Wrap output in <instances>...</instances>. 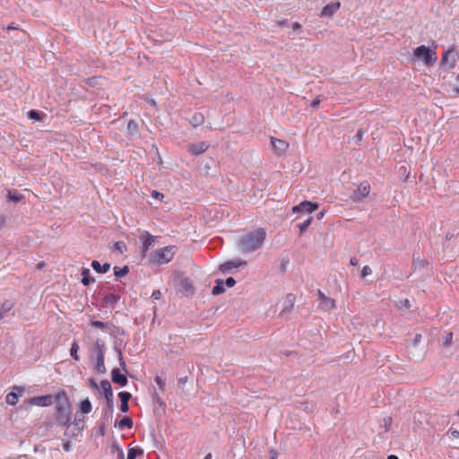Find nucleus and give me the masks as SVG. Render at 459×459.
Listing matches in <instances>:
<instances>
[{"label":"nucleus","instance_id":"60","mask_svg":"<svg viewBox=\"0 0 459 459\" xmlns=\"http://www.w3.org/2000/svg\"><path fill=\"white\" fill-rule=\"evenodd\" d=\"M186 380H187V377H180V378L178 379V383H179V385H185V384L186 383Z\"/></svg>","mask_w":459,"mask_h":459},{"label":"nucleus","instance_id":"58","mask_svg":"<svg viewBox=\"0 0 459 459\" xmlns=\"http://www.w3.org/2000/svg\"><path fill=\"white\" fill-rule=\"evenodd\" d=\"M421 340V334L420 333H417L415 336H414V344L420 342Z\"/></svg>","mask_w":459,"mask_h":459},{"label":"nucleus","instance_id":"18","mask_svg":"<svg viewBox=\"0 0 459 459\" xmlns=\"http://www.w3.org/2000/svg\"><path fill=\"white\" fill-rule=\"evenodd\" d=\"M320 309L324 311H329L335 307V301L333 299L326 297L323 301L318 304Z\"/></svg>","mask_w":459,"mask_h":459},{"label":"nucleus","instance_id":"20","mask_svg":"<svg viewBox=\"0 0 459 459\" xmlns=\"http://www.w3.org/2000/svg\"><path fill=\"white\" fill-rule=\"evenodd\" d=\"M271 142L273 148L280 152H284L289 146L287 142L273 137L271 138Z\"/></svg>","mask_w":459,"mask_h":459},{"label":"nucleus","instance_id":"40","mask_svg":"<svg viewBox=\"0 0 459 459\" xmlns=\"http://www.w3.org/2000/svg\"><path fill=\"white\" fill-rule=\"evenodd\" d=\"M118 396L120 398L121 403L128 402L132 397L131 394L128 392H120L118 394Z\"/></svg>","mask_w":459,"mask_h":459},{"label":"nucleus","instance_id":"36","mask_svg":"<svg viewBox=\"0 0 459 459\" xmlns=\"http://www.w3.org/2000/svg\"><path fill=\"white\" fill-rule=\"evenodd\" d=\"M78 350H79V346H78L77 342H73L71 349H70V354L75 360H79V356L77 355Z\"/></svg>","mask_w":459,"mask_h":459},{"label":"nucleus","instance_id":"63","mask_svg":"<svg viewBox=\"0 0 459 459\" xmlns=\"http://www.w3.org/2000/svg\"><path fill=\"white\" fill-rule=\"evenodd\" d=\"M90 384H91V387L98 389V385L94 382L93 379H90Z\"/></svg>","mask_w":459,"mask_h":459},{"label":"nucleus","instance_id":"41","mask_svg":"<svg viewBox=\"0 0 459 459\" xmlns=\"http://www.w3.org/2000/svg\"><path fill=\"white\" fill-rule=\"evenodd\" d=\"M127 130L130 134L137 133V124L134 121H130L127 125Z\"/></svg>","mask_w":459,"mask_h":459},{"label":"nucleus","instance_id":"49","mask_svg":"<svg viewBox=\"0 0 459 459\" xmlns=\"http://www.w3.org/2000/svg\"><path fill=\"white\" fill-rule=\"evenodd\" d=\"M120 410L122 412H127L129 410L128 402L121 403Z\"/></svg>","mask_w":459,"mask_h":459},{"label":"nucleus","instance_id":"11","mask_svg":"<svg viewBox=\"0 0 459 459\" xmlns=\"http://www.w3.org/2000/svg\"><path fill=\"white\" fill-rule=\"evenodd\" d=\"M111 379L113 383L125 386L127 384V378L125 374H121L118 368H113L111 371Z\"/></svg>","mask_w":459,"mask_h":459},{"label":"nucleus","instance_id":"38","mask_svg":"<svg viewBox=\"0 0 459 459\" xmlns=\"http://www.w3.org/2000/svg\"><path fill=\"white\" fill-rule=\"evenodd\" d=\"M372 273V270L368 265H365L362 267L360 271V277L364 279L368 275H370Z\"/></svg>","mask_w":459,"mask_h":459},{"label":"nucleus","instance_id":"55","mask_svg":"<svg viewBox=\"0 0 459 459\" xmlns=\"http://www.w3.org/2000/svg\"><path fill=\"white\" fill-rule=\"evenodd\" d=\"M317 296L320 301H323L324 299L326 298V296L320 290H317Z\"/></svg>","mask_w":459,"mask_h":459},{"label":"nucleus","instance_id":"32","mask_svg":"<svg viewBox=\"0 0 459 459\" xmlns=\"http://www.w3.org/2000/svg\"><path fill=\"white\" fill-rule=\"evenodd\" d=\"M128 272H129V269L127 266H124V267L115 266L114 267V274L118 278L126 275L128 273Z\"/></svg>","mask_w":459,"mask_h":459},{"label":"nucleus","instance_id":"44","mask_svg":"<svg viewBox=\"0 0 459 459\" xmlns=\"http://www.w3.org/2000/svg\"><path fill=\"white\" fill-rule=\"evenodd\" d=\"M151 195L158 200H162L164 198V195L160 192H158L156 190H152Z\"/></svg>","mask_w":459,"mask_h":459},{"label":"nucleus","instance_id":"52","mask_svg":"<svg viewBox=\"0 0 459 459\" xmlns=\"http://www.w3.org/2000/svg\"><path fill=\"white\" fill-rule=\"evenodd\" d=\"M160 296H161V293L159 290H154L152 294V298L153 299H159L160 298Z\"/></svg>","mask_w":459,"mask_h":459},{"label":"nucleus","instance_id":"35","mask_svg":"<svg viewBox=\"0 0 459 459\" xmlns=\"http://www.w3.org/2000/svg\"><path fill=\"white\" fill-rule=\"evenodd\" d=\"M312 217L307 218L302 223L299 224L298 227L299 229V233L302 234L311 224Z\"/></svg>","mask_w":459,"mask_h":459},{"label":"nucleus","instance_id":"13","mask_svg":"<svg viewBox=\"0 0 459 459\" xmlns=\"http://www.w3.org/2000/svg\"><path fill=\"white\" fill-rule=\"evenodd\" d=\"M53 398L54 396L51 395L36 396L30 399V403L37 406H48L52 404Z\"/></svg>","mask_w":459,"mask_h":459},{"label":"nucleus","instance_id":"42","mask_svg":"<svg viewBox=\"0 0 459 459\" xmlns=\"http://www.w3.org/2000/svg\"><path fill=\"white\" fill-rule=\"evenodd\" d=\"M155 383L159 385L160 389L163 390L165 387V380H163L160 377L156 376L154 378Z\"/></svg>","mask_w":459,"mask_h":459},{"label":"nucleus","instance_id":"50","mask_svg":"<svg viewBox=\"0 0 459 459\" xmlns=\"http://www.w3.org/2000/svg\"><path fill=\"white\" fill-rule=\"evenodd\" d=\"M364 131L362 129H359L355 134V138L358 142L361 141Z\"/></svg>","mask_w":459,"mask_h":459},{"label":"nucleus","instance_id":"48","mask_svg":"<svg viewBox=\"0 0 459 459\" xmlns=\"http://www.w3.org/2000/svg\"><path fill=\"white\" fill-rule=\"evenodd\" d=\"M400 307H404V308H410L411 307V303H410V300L409 299H404V300H402L400 301Z\"/></svg>","mask_w":459,"mask_h":459},{"label":"nucleus","instance_id":"59","mask_svg":"<svg viewBox=\"0 0 459 459\" xmlns=\"http://www.w3.org/2000/svg\"><path fill=\"white\" fill-rule=\"evenodd\" d=\"M277 458V453L274 450L270 451V459H276Z\"/></svg>","mask_w":459,"mask_h":459},{"label":"nucleus","instance_id":"53","mask_svg":"<svg viewBox=\"0 0 459 459\" xmlns=\"http://www.w3.org/2000/svg\"><path fill=\"white\" fill-rule=\"evenodd\" d=\"M153 399H154L155 403H157L159 405H160V406L164 405L163 400L157 394L153 397Z\"/></svg>","mask_w":459,"mask_h":459},{"label":"nucleus","instance_id":"8","mask_svg":"<svg viewBox=\"0 0 459 459\" xmlns=\"http://www.w3.org/2000/svg\"><path fill=\"white\" fill-rule=\"evenodd\" d=\"M318 208V204L316 203H313L310 201H304L300 203L299 205H296L292 208V212L294 213L297 212H307L311 213Z\"/></svg>","mask_w":459,"mask_h":459},{"label":"nucleus","instance_id":"17","mask_svg":"<svg viewBox=\"0 0 459 459\" xmlns=\"http://www.w3.org/2000/svg\"><path fill=\"white\" fill-rule=\"evenodd\" d=\"M90 325L94 328H100L101 330L112 331L115 325L111 322H100L97 320H91Z\"/></svg>","mask_w":459,"mask_h":459},{"label":"nucleus","instance_id":"14","mask_svg":"<svg viewBox=\"0 0 459 459\" xmlns=\"http://www.w3.org/2000/svg\"><path fill=\"white\" fill-rule=\"evenodd\" d=\"M106 343L101 339H97L92 348V352L97 357H105Z\"/></svg>","mask_w":459,"mask_h":459},{"label":"nucleus","instance_id":"5","mask_svg":"<svg viewBox=\"0 0 459 459\" xmlns=\"http://www.w3.org/2000/svg\"><path fill=\"white\" fill-rule=\"evenodd\" d=\"M458 59L459 53L454 47H452L443 53L439 65L446 69H453L455 67Z\"/></svg>","mask_w":459,"mask_h":459},{"label":"nucleus","instance_id":"27","mask_svg":"<svg viewBox=\"0 0 459 459\" xmlns=\"http://www.w3.org/2000/svg\"><path fill=\"white\" fill-rule=\"evenodd\" d=\"M96 359V370L99 372V373H101V374H104L106 372V367H105V357H97L95 358Z\"/></svg>","mask_w":459,"mask_h":459},{"label":"nucleus","instance_id":"26","mask_svg":"<svg viewBox=\"0 0 459 459\" xmlns=\"http://www.w3.org/2000/svg\"><path fill=\"white\" fill-rule=\"evenodd\" d=\"M143 455V450L140 447L129 448L126 459H135L137 456H140Z\"/></svg>","mask_w":459,"mask_h":459},{"label":"nucleus","instance_id":"2","mask_svg":"<svg viewBox=\"0 0 459 459\" xmlns=\"http://www.w3.org/2000/svg\"><path fill=\"white\" fill-rule=\"evenodd\" d=\"M56 404V421L58 424L68 428L72 417V404L65 392H61L54 396Z\"/></svg>","mask_w":459,"mask_h":459},{"label":"nucleus","instance_id":"31","mask_svg":"<svg viewBox=\"0 0 459 459\" xmlns=\"http://www.w3.org/2000/svg\"><path fill=\"white\" fill-rule=\"evenodd\" d=\"M23 198V195L16 190L8 191V199L13 202H19Z\"/></svg>","mask_w":459,"mask_h":459},{"label":"nucleus","instance_id":"43","mask_svg":"<svg viewBox=\"0 0 459 459\" xmlns=\"http://www.w3.org/2000/svg\"><path fill=\"white\" fill-rule=\"evenodd\" d=\"M115 248L118 250L120 253H123L124 251H126V247L124 242L118 241L115 244Z\"/></svg>","mask_w":459,"mask_h":459},{"label":"nucleus","instance_id":"56","mask_svg":"<svg viewBox=\"0 0 459 459\" xmlns=\"http://www.w3.org/2000/svg\"><path fill=\"white\" fill-rule=\"evenodd\" d=\"M63 448L65 451H69L71 449L70 442L66 441L63 444Z\"/></svg>","mask_w":459,"mask_h":459},{"label":"nucleus","instance_id":"33","mask_svg":"<svg viewBox=\"0 0 459 459\" xmlns=\"http://www.w3.org/2000/svg\"><path fill=\"white\" fill-rule=\"evenodd\" d=\"M428 262L420 258V256H413V267L414 268H423L427 265Z\"/></svg>","mask_w":459,"mask_h":459},{"label":"nucleus","instance_id":"30","mask_svg":"<svg viewBox=\"0 0 459 459\" xmlns=\"http://www.w3.org/2000/svg\"><path fill=\"white\" fill-rule=\"evenodd\" d=\"M91 272L88 268H82V283L84 286H87L90 284V282L92 281V279L90 277Z\"/></svg>","mask_w":459,"mask_h":459},{"label":"nucleus","instance_id":"3","mask_svg":"<svg viewBox=\"0 0 459 459\" xmlns=\"http://www.w3.org/2000/svg\"><path fill=\"white\" fill-rule=\"evenodd\" d=\"M175 252V246H168L163 248L157 249L149 255V262L155 265L168 264L173 259Z\"/></svg>","mask_w":459,"mask_h":459},{"label":"nucleus","instance_id":"64","mask_svg":"<svg viewBox=\"0 0 459 459\" xmlns=\"http://www.w3.org/2000/svg\"><path fill=\"white\" fill-rule=\"evenodd\" d=\"M387 459H399V458L394 455H388Z\"/></svg>","mask_w":459,"mask_h":459},{"label":"nucleus","instance_id":"19","mask_svg":"<svg viewBox=\"0 0 459 459\" xmlns=\"http://www.w3.org/2000/svg\"><path fill=\"white\" fill-rule=\"evenodd\" d=\"M91 267L99 273H105L110 269V264L108 263L100 264L99 261L93 260L91 262Z\"/></svg>","mask_w":459,"mask_h":459},{"label":"nucleus","instance_id":"45","mask_svg":"<svg viewBox=\"0 0 459 459\" xmlns=\"http://www.w3.org/2000/svg\"><path fill=\"white\" fill-rule=\"evenodd\" d=\"M224 284L228 287V288H231L233 287L235 284H236V281L234 280V278L232 277H229L226 279V281H224Z\"/></svg>","mask_w":459,"mask_h":459},{"label":"nucleus","instance_id":"51","mask_svg":"<svg viewBox=\"0 0 459 459\" xmlns=\"http://www.w3.org/2000/svg\"><path fill=\"white\" fill-rule=\"evenodd\" d=\"M291 28L293 30L300 31L301 30V24L298 22H295L291 24Z\"/></svg>","mask_w":459,"mask_h":459},{"label":"nucleus","instance_id":"34","mask_svg":"<svg viewBox=\"0 0 459 459\" xmlns=\"http://www.w3.org/2000/svg\"><path fill=\"white\" fill-rule=\"evenodd\" d=\"M80 409H81V411L82 413H89V412H91V402L88 399L83 400L81 403Z\"/></svg>","mask_w":459,"mask_h":459},{"label":"nucleus","instance_id":"1","mask_svg":"<svg viewBox=\"0 0 459 459\" xmlns=\"http://www.w3.org/2000/svg\"><path fill=\"white\" fill-rule=\"evenodd\" d=\"M266 238V230L258 228L240 237L237 241V247L242 254L256 251L264 245Z\"/></svg>","mask_w":459,"mask_h":459},{"label":"nucleus","instance_id":"22","mask_svg":"<svg viewBox=\"0 0 459 459\" xmlns=\"http://www.w3.org/2000/svg\"><path fill=\"white\" fill-rule=\"evenodd\" d=\"M119 299L120 297L113 293L106 294L103 298L104 303L108 307H113L119 301Z\"/></svg>","mask_w":459,"mask_h":459},{"label":"nucleus","instance_id":"29","mask_svg":"<svg viewBox=\"0 0 459 459\" xmlns=\"http://www.w3.org/2000/svg\"><path fill=\"white\" fill-rule=\"evenodd\" d=\"M133 420L129 417H124L120 421L118 422V428L119 429H132L133 428Z\"/></svg>","mask_w":459,"mask_h":459},{"label":"nucleus","instance_id":"21","mask_svg":"<svg viewBox=\"0 0 459 459\" xmlns=\"http://www.w3.org/2000/svg\"><path fill=\"white\" fill-rule=\"evenodd\" d=\"M14 306V302L12 300H5L0 307V320H2L5 315L12 310Z\"/></svg>","mask_w":459,"mask_h":459},{"label":"nucleus","instance_id":"39","mask_svg":"<svg viewBox=\"0 0 459 459\" xmlns=\"http://www.w3.org/2000/svg\"><path fill=\"white\" fill-rule=\"evenodd\" d=\"M453 342V333L449 332L446 334L443 339V345L449 346Z\"/></svg>","mask_w":459,"mask_h":459},{"label":"nucleus","instance_id":"12","mask_svg":"<svg viewBox=\"0 0 459 459\" xmlns=\"http://www.w3.org/2000/svg\"><path fill=\"white\" fill-rule=\"evenodd\" d=\"M23 392V389L22 387H19V386H13V391L10 392L6 397H5V401H6V403L9 404V405H15L17 404L18 403V394H22Z\"/></svg>","mask_w":459,"mask_h":459},{"label":"nucleus","instance_id":"6","mask_svg":"<svg viewBox=\"0 0 459 459\" xmlns=\"http://www.w3.org/2000/svg\"><path fill=\"white\" fill-rule=\"evenodd\" d=\"M370 193V185L368 182H362L351 195V199L355 203H359Z\"/></svg>","mask_w":459,"mask_h":459},{"label":"nucleus","instance_id":"9","mask_svg":"<svg viewBox=\"0 0 459 459\" xmlns=\"http://www.w3.org/2000/svg\"><path fill=\"white\" fill-rule=\"evenodd\" d=\"M247 265V262L241 259L227 261L220 265V270L223 273H230L233 268H238L240 266Z\"/></svg>","mask_w":459,"mask_h":459},{"label":"nucleus","instance_id":"28","mask_svg":"<svg viewBox=\"0 0 459 459\" xmlns=\"http://www.w3.org/2000/svg\"><path fill=\"white\" fill-rule=\"evenodd\" d=\"M295 296L293 294H288L286 296L285 302L287 303L285 307L282 309V312H289L290 308L294 306Z\"/></svg>","mask_w":459,"mask_h":459},{"label":"nucleus","instance_id":"47","mask_svg":"<svg viewBox=\"0 0 459 459\" xmlns=\"http://www.w3.org/2000/svg\"><path fill=\"white\" fill-rule=\"evenodd\" d=\"M29 117H30V118L35 119V120H39V113H38L37 111H35V110H30V112H29Z\"/></svg>","mask_w":459,"mask_h":459},{"label":"nucleus","instance_id":"62","mask_svg":"<svg viewBox=\"0 0 459 459\" xmlns=\"http://www.w3.org/2000/svg\"><path fill=\"white\" fill-rule=\"evenodd\" d=\"M279 26H285L287 24V20H281L277 22Z\"/></svg>","mask_w":459,"mask_h":459},{"label":"nucleus","instance_id":"25","mask_svg":"<svg viewBox=\"0 0 459 459\" xmlns=\"http://www.w3.org/2000/svg\"><path fill=\"white\" fill-rule=\"evenodd\" d=\"M225 291L224 281L222 280H217L216 285L212 288V295H220Z\"/></svg>","mask_w":459,"mask_h":459},{"label":"nucleus","instance_id":"57","mask_svg":"<svg viewBox=\"0 0 459 459\" xmlns=\"http://www.w3.org/2000/svg\"><path fill=\"white\" fill-rule=\"evenodd\" d=\"M450 434H451V436H452L454 438H458V437H459V431H458V430H451V431H450Z\"/></svg>","mask_w":459,"mask_h":459},{"label":"nucleus","instance_id":"4","mask_svg":"<svg viewBox=\"0 0 459 459\" xmlns=\"http://www.w3.org/2000/svg\"><path fill=\"white\" fill-rule=\"evenodd\" d=\"M413 56L417 59L422 60L427 65H432L437 61L436 51L424 45L416 48L413 51Z\"/></svg>","mask_w":459,"mask_h":459},{"label":"nucleus","instance_id":"23","mask_svg":"<svg viewBox=\"0 0 459 459\" xmlns=\"http://www.w3.org/2000/svg\"><path fill=\"white\" fill-rule=\"evenodd\" d=\"M100 388L103 391L105 398H108V396L113 395L112 387L108 380H102L100 382Z\"/></svg>","mask_w":459,"mask_h":459},{"label":"nucleus","instance_id":"16","mask_svg":"<svg viewBox=\"0 0 459 459\" xmlns=\"http://www.w3.org/2000/svg\"><path fill=\"white\" fill-rule=\"evenodd\" d=\"M180 290L184 292L186 296L193 294L194 286L189 279L185 278L180 280Z\"/></svg>","mask_w":459,"mask_h":459},{"label":"nucleus","instance_id":"61","mask_svg":"<svg viewBox=\"0 0 459 459\" xmlns=\"http://www.w3.org/2000/svg\"><path fill=\"white\" fill-rule=\"evenodd\" d=\"M146 100H147L148 103H150V105L156 106V102H155V100L153 99L146 97Z\"/></svg>","mask_w":459,"mask_h":459},{"label":"nucleus","instance_id":"37","mask_svg":"<svg viewBox=\"0 0 459 459\" xmlns=\"http://www.w3.org/2000/svg\"><path fill=\"white\" fill-rule=\"evenodd\" d=\"M117 352H118L119 365H120L122 370L126 374L127 373V368H126V362L124 360L121 350H118Z\"/></svg>","mask_w":459,"mask_h":459},{"label":"nucleus","instance_id":"54","mask_svg":"<svg viewBox=\"0 0 459 459\" xmlns=\"http://www.w3.org/2000/svg\"><path fill=\"white\" fill-rule=\"evenodd\" d=\"M321 100L319 99V97H317L316 99H315L312 103H311V107L313 108H316L319 103H320Z\"/></svg>","mask_w":459,"mask_h":459},{"label":"nucleus","instance_id":"7","mask_svg":"<svg viewBox=\"0 0 459 459\" xmlns=\"http://www.w3.org/2000/svg\"><path fill=\"white\" fill-rule=\"evenodd\" d=\"M155 240H156V237L152 236L148 231L144 230L142 232V234L140 236V241L143 244L142 253L143 255H145L146 253L148 252V250L150 249V247L154 245Z\"/></svg>","mask_w":459,"mask_h":459},{"label":"nucleus","instance_id":"10","mask_svg":"<svg viewBox=\"0 0 459 459\" xmlns=\"http://www.w3.org/2000/svg\"><path fill=\"white\" fill-rule=\"evenodd\" d=\"M341 7L340 2H332L326 4L321 11L320 16L332 17Z\"/></svg>","mask_w":459,"mask_h":459},{"label":"nucleus","instance_id":"24","mask_svg":"<svg viewBox=\"0 0 459 459\" xmlns=\"http://www.w3.org/2000/svg\"><path fill=\"white\" fill-rule=\"evenodd\" d=\"M204 122V116L202 113H195L192 118L191 123L193 126L197 127L201 125H203Z\"/></svg>","mask_w":459,"mask_h":459},{"label":"nucleus","instance_id":"15","mask_svg":"<svg viewBox=\"0 0 459 459\" xmlns=\"http://www.w3.org/2000/svg\"><path fill=\"white\" fill-rule=\"evenodd\" d=\"M209 147V144L206 142H200L197 143H193L189 146V151L193 154H202Z\"/></svg>","mask_w":459,"mask_h":459},{"label":"nucleus","instance_id":"46","mask_svg":"<svg viewBox=\"0 0 459 459\" xmlns=\"http://www.w3.org/2000/svg\"><path fill=\"white\" fill-rule=\"evenodd\" d=\"M107 401V406L109 411L113 410V402H114V395L108 396V398H106Z\"/></svg>","mask_w":459,"mask_h":459}]
</instances>
